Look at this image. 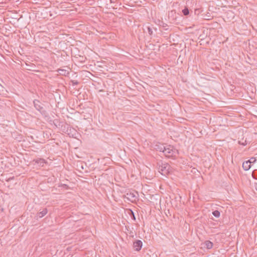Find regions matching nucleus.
<instances>
[{
    "instance_id": "nucleus-6",
    "label": "nucleus",
    "mask_w": 257,
    "mask_h": 257,
    "mask_svg": "<svg viewBox=\"0 0 257 257\" xmlns=\"http://www.w3.org/2000/svg\"><path fill=\"white\" fill-rule=\"evenodd\" d=\"M33 103L35 108L42 113L43 107L41 106L40 101L37 99H35L33 101Z\"/></svg>"
},
{
    "instance_id": "nucleus-14",
    "label": "nucleus",
    "mask_w": 257,
    "mask_h": 257,
    "mask_svg": "<svg viewBox=\"0 0 257 257\" xmlns=\"http://www.w3.org/2000/svg\"><path fill=\"white\" fill-rule=\"evenodd\" d=\"M212 214L214 215V216L218 218L220 215V213L218 210H215L212 212Z\"/></svg>"
},
{
    "instance_id": "nucleus-11",
    "label": "nucleus",
    "mask_w": 257,
    "mask_h": 257,
    "mask_svg": "<svg viewBox=\"0 0 257 257\" xmlns=\"http://www.w3.org/2000/svg\"><path fill=\"white\" fill-rule=\"evenodd\" d=\"M205 245L207 248L210 249L213 246V243L209 240H207L205 242Z\"/></svg>"
},
{
    "instance_id": "nucleus-1",
    "label": "nucleus",
    "mask_w": 257,
    "mask_h": 257,
    "mask_svg": "<svg viewBox=\"0 0 257 257\" xmlns=\"http://www.w3.org/2000/svg\"><path fill=\"white\" fill-rule=\"evenodd\" d=\"M157 167L159 172L163 175H167L170 173L171 167L168 163L160 161L157 162Z\"/></svg>"
},
{
    "instance_id": "nucleus-4",
    "label": "nucleus",
    "mask_w": 257,
    "mask_h": 257,
    "mask_svg": "<svg viewBox=\"0 0 257 257\" xmlns=\"http://www.w3.org/2000/svg\"><path fill=\"white\" fill-rule=\"evenodd\" d=\"M67 133L70 137L76 138V136L78 135L77 131L71 127H68L67 130Z\"/></svg>"
},
{
    "instance_id": "nucleus-12",
    "label": "nucleus",
    "mask_w": 257,
    "mask_h": 257,
    "mask_svg": "<svg viewBox=\"0 0 257 257\" xmlns=\"http://www.w3.org/2000/svg\"><path fill=\"white\" fill-rule=\"evenodd\" d=\"M156 147H154V149L156 150L159 151L160 152H162L163 153V148H165V146H155Z\"/></svg>"
},
{
    "instance_id": "nucleus-19",
    "label": "nucleus",
    "mask_w": 257,
    "mask_h": 257,
    "mask_svg": "<svg viewBox=\"0 0 257 257\" xmlns=\"http://www.w3.org/2000/svg\"><path fill=\"white\" fill-rule=\"evenodd\" d=\"M240 145H244V143H242L240 144Z\"/></svg>"
},
{
    "instance_id": "nucleus-3",
    "label": "nucleus",
    "mask_w": 257,
    "mask_h": 257,
    "mask_svg": "<svg viewBox=\"0 0 257 257\" xmlns=\"http://www.w3.org/2000/svg\"><path fill=\"white\" fill-rule=\"evenodd\" d=\"M33 162L35 163L33 164L34 165H36V167H43L44 164L47 163V162L42 158H37L33 160Z\"/></svg>"
},
{
    "instance_id": "nucleus-15",
    "label": "nucleus",
    "mask_w": 257,
    "mask_h": 257,
    "mask_svg": "<svg viewBox=\"0 0 257 257\" xmlns=\"http://www.w3.org/2000/svg\"><path fill=\"white\" fill-rule=\"evenodd\" d=\"M130 216H131V218H132L133 220H136V217H135V214H134V212H133L132 210H130Z\"/></svg>"
},
{
    "instance_id": "nucleus-10",
    "label": "nucleus",
    "mask_w": 257,
    "mask_h": 257,
    "mask_svg": "<svg viewBox=\"0 0 257 257\" xmlns=\"http://www.w3.org/2000/svg\"><path fill=\"white\" fill-rule=\"evenodd\" d=\"M57 72L60 75H64V76H66V75H67L69 74V71H67L66 70H65V69H59L57 70Z\"/></svg>"
},
{
    "instance_id": "nucleus-5",
    "label": "nucleus",
    "mask_w": 257,
    "mask_h": 257,
    "mask_svg": "<svg viewBox=\"0 0 257 257\" xmlns=\"http://www.w3.org/2000/svg\"><path fill=\"white\" fill-rule=\"evenodd\" d=\"M143 245V242L140 240H137L133 243V247L136 251H139L141 249Z\"/></svg>"
},
{
    "instance_id": "nucleus-16",
    "label": "nucleus",
    "mask_w": 257,
    "mask_h": 257,
    "mask_svg": "<svg viewBox=\"0 0 257 257\" xmlns=\"http://www.w3.org/2000/svg\"><path fill=\"white\" fill-rule=\"evenodd\" d=\"M248 161L250 162V164L251 165V163H253L256 161V159L255 158L252 157Z\"/></svg>"
},
{
    "instance_id": "nucleus-17",
    "label": "nucleus",
    "mask_w": 257,
    "mask_h": 257,
    "mask_svg": "<svg viewBox=\"0 0 257 257\" xmlns=\"http://www.w3.org/2000/svg\"><path fill=\"white\" fill-rule=\"evenodd\" d=\"M147 29H148V31L149 34L150 35H152V34H153V30H152V29L150 27H147Z\"/></svg>"
},
{
    "instance_id": "nucleus-18",
    "label": "nucleus",
    "mask_w": 257,
    "mask_h": 257,
    "mask_svg": "<svg viewBox=\"0 0 257 257\" xmlns=\"http://www.w3.org/2000/svg\"><path fill=\"white\" fill-rule=\"evenodd\" d=\"M71 83L73 86L78 84V82L76 80H71Z\"/></svg>"
},
{
    "instance_id": "nucleus-2",
    "label": "nucleus",
    "mask_w": 257,
    "mask_h": 257,
    "mask_svg": "<svg viewBox=\"0 0 257 257\" xmlns=\"http://www.w3.org/2000/svg\"><path fill=\"white\" fill-rule=\"evenodd\" d=\"M165 148H163V153L168 158L173 157L177 151L174 149V146H165Z\"/></svg>"
},
{
    "instance_id": "nucleus-13",
    "label": "nucleus",
    "mask_w": 257,
    "mask_h": 257,
    "mask_svg": "<svg viewBox=\"0 0 257 257\" xmlns=\"http://www.w3.org/2000/svg\"><path fill=\"white\" fill-rule=\"evenodd\" d=\"M182 12L184 16H187L189 14V9L187 7H185V9H183Z\"/></svg>"
},
{
    "instance_id": "nucleus-8",
    "label": "nucleus",
    "mask_w": 257,
    "mask_h": 257,
    "mask_svg": "<svg viewBox=\"0 0 257 257\" xmlns=\"http://www.w3.org/2000/svg\"><path fill=\"white\" fill-rule=\"evenodd\" d=\"M127 198L131 200H136L137 199L138 193L137 192H130L126 194Z\"/></svg>"
},
{
    "instance_id": "nucleus-9",
    "label": "nucleus",
    "mask_w": 257,
    "mask_h": 257,
    "mask_svg": "<svg viewBox=\"0 0 257 257\" xmlns=\"http://www.w3.org/2000/svg\"><path fill=\"white\" fill-rule=\"evenodd\" d=\"M251 167L249 161H245L242 163V168L245 171L248 170Z\"/></svg>"
},
{
    "instance_id": "nucleus-7",
    "label": "nucleus",
    "mask_w": 257,
    "mask_h": 257,
    "mask_svg": "<svg viewBox=\"0 0 257 257\" xmlns=\"http://www.w3.org/2000/svg\"><path fill=\"white\" fill-rule=\"evenodd\" d=\"M48 213V210L47 208H44L43 209V210L39 212H38L36 214V215L35 216V218H36V219H38L39 218H42L43 217V216H44L45 215L47 214V213Z\"/></svg>"
}]
</instances>
